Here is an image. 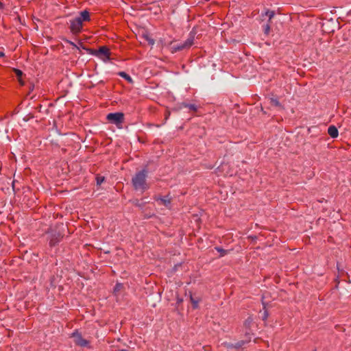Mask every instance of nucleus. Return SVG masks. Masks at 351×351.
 <instances>
[{"mask_svg": "<svg viewBox=\"0 0 351 351\" xmlns=\"http://www.w3.org/2000/svg\"><path fill=\"white\" fill-rule=\"evenodd\" d=\"M269 31H270V25H269V23L268 22V23L264 26V32L265 34H268L269 33Z\"/></svg>", "mask_w": 351, "mask_h": 351, "instance_id": "a211bd4d", "label": "nucleus"}, {"mask_svg": "<svg viewBox=\"0 0 351 351\" xmlns=\"http://www.w3.org/2000/svg\"><path fill=\"white\" fill-rule=\"evenodd\" d=\"M119 75L121 77H123L124 79H125L128 82H130V83H132V82H133V80H132V77H131L130 75H128L126 73H125V72H123V71H122V72H120V73H119Z\"/></svg>", "mask_w": 351, "mask_h": 351, "instance_id": "ddd939ff", "label": "nucleus"}, {"mask_svg": "<svg viewBox=\"0 0 351 351\" xmlns=\"http://www.w3.org/2000/svg\"><path fill=\"white\" fill-rule=\"evenodd\" d=\"M221 254V256H223L226 254V251L220 247H216L215 248Z\"/></svg>", "mask_w": 351, "mask_h": 351, "instance_id": "4be33fe9", "label": "nucleus"}, {"mask_svg": "<svg viewBox=\"0 0 351 351\" xmlns=\"http://www.w3.org/2000/svg\"><path fill=\"white\" fill-rule=\"evenodd\" d=\"M104 177H99V176H97L96 180H97V185H100L104 181Z\"/></svg>", "mask_w": 351, "mask_h": 351, "instance_id": "6ab92c4d", "label": "nucleus"}, {"mask_svg": "<svg viewBox=\"0 0 351 351\" xmlns=\"http://www.w3.org/2000/svg\"><path fill=\"white\" fill-rule=\"evenodd\" d=\"M74 339V341L76 344L81 347H87L88 346V341L82 338L81 334L79 332H73L72 334Z\"/></svg>", "mask_w": 351, "mask_h": 351, "instance_id": "423d86ee", "label": "nucleus"}, {"mask_svg": "<svg viewBox=\"0 0 351 351\" xmlns=\"http://www.w3.org/2000/svg\"><path fill=\"white\" fill-rule=\"evenodd\" d=\"M70 27L73 32H79L82 27V22L77 17L70 21Z\"/></svg>", "mask_w": 351, "mask_h": 351, "instance_id": "39448f33", "label": "nucleus"}, {"mask_svg": "<svg viewBox=\"0 0 351 351\" xmlns=\"http://www.w3.org/2000/svg\"><path fill=\"white\" fill-rule=\"evenodd\" d=\"M5 56V53L3 51H0V58L3 57Z\"/></svg>", "mask_w": 351, "mask_h": 351, "instance_id": "393cba45", "label": "nucleus"}, {"mask_svg": "<svg viewBox=\"0 0 351 351\" xmlns=\"http://www.w3.org/2000/svg\"><path fill=\"white\" fill-rule=\"evenodd\" d=\"M269 101L271 106L278 107L279 108H282V106H281L280 103L276 98L270 97V98H269Z\"/></svg>", "mask_w": 351, "mask_h": 351, "instance_id": "9d476101", "label": "nucleus"}, {"mask_svg": "<svg viewBox=\"0 0 351 351\" xmlns=\"http://www.w3.org/2000/svg\"><path fill=\"white\" fill-rule=\"evenodd\" d=\"M190 300H191V302H192L193 304V307L194 308H197L198 307V303L199 302V300L197 298V299H195L191 294H190Z\"/></svg>", "mask_w": 351, "mask_h": 351, "instance_id": "4468645a", "label": "nucleus"}, {"mask_svg": "<svg viewBox=\"0 0 351 351\" xmlns=\"http://www.w3.org/2000/svg\"><path fill=\"white\" fill-rule=\"evenodd\" d=\"M194 38V34H191L189 38L186 39V40L184 41L183 43H180L177 45L173 46L171 48L172 52L174 53L178 51L182 50L184 49L189 48L193 44Z\"/></svg>", "mask_w": 351, "mask_h": 351, "instance_id": "f03ea898", "label": "nucleus"}, {"mask_svg": "<svg viewBox=\"0 0 351 351\" xmlns=\"http://www.w3.org/2000/svg\"><path fill=\"white\" fill-rule=\"evenodd\" d=\"M228 348H234V345L233 343H229L227 345Z\"/></svg>", "mask_w": 351, "mask_h": 351, "instance_id": "5701e85b", "label": "nucleus"}, {"mask_svg": "<svg viewBox=\"0 0 351 351\" xmlns=\"http://www.w3.org/2000/svg\"><path fill=\"white\" fill-rule=\"evenodd\" d=\"M184 106L193 111H195L197 110V106L195 104H184Z\"/></svg>", "mask_w": 351, "mask_h": 351, "instance_id": "f3484780", "label": "nucleus"}, {"mask_svg": "<svg viewBox=\"0 0 351 351\" xmlns=\"http://www.w3.org/2000/svg\"><path fill=\"white\" fill-rule=\"evenodd\" d=\"M157 201H159L162 204H163L164 206H165L167 208L170 207L171 199L169 196L159 197L157 199Z\"/></svg>", "mask_w": 351, "mask_h": 351, "instance_id": "6e6552de", "label": "nucleus"}, {"mask_svg": "<svg viewBox=\"0 0 351 351\" xmlns=\"http://www.w3.org/2000/svg\"><path fill=\"white\" fill-rule=\"evenodd\" d=\"M106 118L110 123L118 125L123 123L124 114L122 112L109 113Z\"/></svg>", "mask_w": 351, "mask_h": 351, "instance_id": "20e7f679", "label": "nucleus"}, {"mask_svg": "<svg viewBox=\"0 0 351 351\" xmlns=\"http://www.w3.org/2000/svg\"><path fill=\"white\" fill-rule=\"evenodd\" d=\"M183 301V300L180 298H177V302L178 304L181 303Z\"/></svg>", "mask_w": 351, "mask_h": 351, "instance_id": "b1692460", "label": "nucleus"}, {"mask_svg": "<svg viewBox=\"0 0 351 351\" xmlns=\"http://www.w3.org/2000/svg\"><path fill=\"white\" fill-rule=\"evenodd\" d=\"M244 344H245V341H239L237 343L234 344V348H239L240 347H241Z\"/></svg>", "mask_w": 351, "mask_h": 351, "instance_id": "aec40b11", "label": "nucleus"}, {"mask_svg": "<svg viewBox=\"0 0 351 351\" xmlns=\"http://www.w3.org/2000/svg\"><path fill=\"white\" fill-rule=\"evenodd\" d=\"M263 297H262V304L263 306V309H264V312H263V320H266L269 316V313L266 309V306H267V304L263 301Z\"/></svg>", "mask_w": 351, "mask_h": 351, "instance_id": "9b49d317", "label": "nucleus"}, {"mask_svg": "<svg viewBox=\"0 0 351 351\" xmlns=\"http://www.w3.org/2000/svg\"><path fill=\"white\" fill-rule=\"evenodd\" d=\"M328 133L332 138H337L339 132L337 128L335 125H330L328 128Z\"/></svg>", "mask_w": 351, "mask_h": 351, "instance_id": "0eeeda50", "label": "nucleus"}, {"mask_svg": "<svg viewBox=\"0 0 351 351\" xmlns=\"http://www.w3.org/2000/svg\"><path fill=\"white\" fill-rule=\"evenodd\" d=\"M14 71L18 77H21L23 74L22 71L19 69H14Z\"/></svg>", "mask_w": 351, "mask_h": 351, "instance_id": "412c9836", "label": "nucleus"}, {"mask_svg": "<svg viewBox=\"0 0 351 351\" xmlns=\"http://www.w3.org/2000/svg\"><path fill=\"white\" fill-rule=\"evenodd\" d=\"M77 18L80 19L82 21V22L84 21H89V12L87 10H84L80 12V16H77Z\"/></svg>", "mask_w": 351, "mask_h": 351, "instance_id": "1a4fd4ad", "label": "nucleus"}, {"mask_svg": "<svg viewBox=\"0 0 351 351\" xmlns=\"http://www.w3.org/2000/svg\"><path fill=\"white\" fill-rule=\"evenodd\" d=\"M123 288V284L121 283H117L113 289L114 293L116 294L118 293L121 289Z\"/></svg>", "mask_w": 351, "mask_h": 351, "instance_id": "2eb2a0df", "label": "nucleus"}, {"mask_svg": "<svg viewBox=\"0 0 351 351\" xmlns=\"http://www.w3.org/2000/svg\"><path fill=\"white\" fill-rule=\"evenodd\" d=\"M93 54L104 62L110 60V52L109 49L106 46L101 47L98 50L95 51Z\"/></svg>", "mask_w": 351, "mask_h": 351, "instance_id": "7ed1b4c3", "label": "nucleus"}, {"mask_svg": "<svg viewBox=\"0 0 351 351\" xmlns=\"http://www.w3.org/2000/svg\"><path fill=\"white\" fill-rule=\"evenodd\" d=\"M147 176V171L145 169H143L134 175L132 180V182L136 191L144 192L148 189V186L146 182Z\"/></svg>", "mask_w": 351, "mask_h": 351, "instance_id": "f257e3e1", "label": "nucleus"}, {"mask_svg": "<svg viewBox=\"0 0 351 351\" xmlns=\"http://www.w3.org/2000/svg\"><path fill=\"white\" fill-rule=\"evenodd\" d=\"M264 15L269 16V21L268 22L269 23L270 21L271 20V19L274 16L275 12H274V11L267 10H266L264 14H263V16H264Z\"/></svg>", "mask_w": 351, "mask_h": 351, "instance_id": "f8f14e48", "label": "nucleus"}, {"mask_svg": "<svg viewBox=\"0 0 351 351\" xmlns=\"http://www.w3.org/2000/svg\"><path fill=\"white\" fill-rule=\"evenodd\" d=\"M143 36L150 45L153 46L154 45L155 42L154 39L150 38L148 35H144Z\"/></svg>", "mask_w": 351, "mask_h": 351, "instance_id": "dca6fc26", "label": "nucleus"}, {"mask_svg": "<svg viewBox=\"0 0 351 351\" xmlns=\"http://www.w3.org/2000/svg\"><path fill=\"white\" fill-rule=\"evenodd\" d=\"M120 351H129V350L122 349V350H121Z\"/></svg>", "mask_w": 351, "mask_h": 351, "instance_id": "a878e982", "label": "nucleus"}]
</instances>
